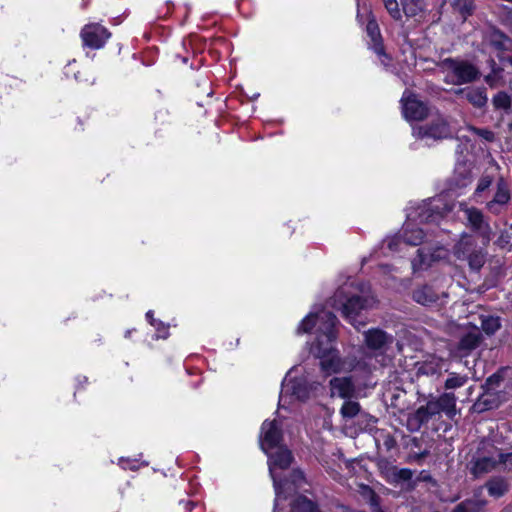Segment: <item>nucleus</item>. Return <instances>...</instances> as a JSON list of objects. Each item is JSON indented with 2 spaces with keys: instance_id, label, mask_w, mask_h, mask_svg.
I'll return each instance as SVG.
<instances>
[{
  "instance_id": "nucleus-26",
  "label": "nucleus",
  "mask_w": 512,
  "mask_h": 512,
  "mask_svg": "<svg viewBox=\"0 0 512 512\" xmlns=\"http://www.w3.org/2000/svg\"><path fill=\"white\" fill-rule=\"evenodd\" d=\"M439 405L440 412H444L449 418L456 414V397L453 393H444L435 398Z\"/></svg>"
},
{
  "instance_id": "nucleus-46",
  "label": "nucleus",
  "mask_w": 512,
  "mask_h": 512,
  "mask_svg": "<svg viewBox=\"0 0 512 512\" xmlns=\"http://www.w3.org/2000/svg\"><path fill=\"white\" fill-rule=\"evenodd\" d=\"M367 490H368V492L371 494V500H370L371 505H372V506H376V505H378V503H377V501H376V495L374 494V492H373L372 490L368 489V488H367Z\"/></svg>"
},
{
  "instance_id": "nucleus-24",
  "label": "nucleus",
  "mask_w": 512,
  "mask_h": 512,
  "mask_svg": "<svg viewBox=\"0 0 512 512\" xmlns=\"http://www.w3.org/2000/svg\"><path fill=\"white\" fill-rule=\"evenodd\" d=\"M339 413L345 422H348L357 416H366V413L362 411V408L356 398L345 400L339 410Z\"/></svg>"
},
{
  "instance_id": "nucleus-52",
  "label": "nucleus",
  "mask_w": 512,
  "mask_h": 512,
  "mask_svg": "<svg viewBox=\"0 0 512 512\" xmlns=\"http://www.w3.org/2000/svg\"><path fill=\"white\" fill-rule=\"evenodd\" d=\"M127 336H130V331H127V332H126V337H127Z\"/></svg>"
},
{
  "instance_id": "nucleus-33",
  "label": "nucleus",
  "mask_w": 512,
  "mask_h": 512,
  "mask_svg": "<svg viewBox=\"0 0 512 512\" xmlns=\"http://www.w3.org/2000/svg\"><path fill=\"white\" fill-rule=\"evenodd\" d=\"M453 6L461 14L463 21L472 14L474 9L473 0H454Z\"/></svg>"
},
{
  "instance_id": "nucleus-13",
  "label": "nucleus",
  "mask_w": 512,
  "mask_h": 512,
  "mask_svg": "<svg viewBox=\"0 0 512 512\" xmlns=\"http://www.w3.org/2000/svg\"><path fill=\"white\" fill-rule=\"evenodd\" d=\"M282 432L277 420L264 421L261 426L260 446L265 454L276 447L282 446Z\"/></svg>"
},
{
  "instance_id": "nucleus-22",
  "label": "nucleus",
  "mask_w": 512,
  "mask_h": 512,
  "mask_svg": "<svg viewBox=\"0 0 512 512\" xmlns=\"http://www.w3.org/2000/svg\"><path fill=\"white\" fill-rule=\"evenodd\" d=\"M481 341V334L478 329H473L464 334L458 344V350L461 356L469 354Z\"/></svg>"
},
{
  "instance_id": "nucleus-18",
  "label": "nucleus",
  "mask_w": 512,
  "mask_h": 512,
  "mask_svg": "<svg viewBox=\"0 0 512 512\" xmlns=\"http://www.w3.org/2000/svg\"><path fill=\"white\" fill-rule=\"evenodd\" d=\"M484 42L497 52L500 61L505 59L503 53L512 46V41L499 30H490L484 37Z\"/></svg>"
},
{
  "instance_id": "nucleus-41",
  "label": "nucleus",
  "mask_w": 512,
  "mask_h": 512,
  "mask_svg": "<svg viewBox=\"0 0 512 512\" xmlns=\"http://www.w3.org/2000/svg\"><path fill=\"white\" fill-rule=\"evenodd\" d=\"M154 327L156 329V339H166L168 337V326H165L161 321H159Z\"/></svg>"
},
{
  "instance_id": "nucleus-42",
  "label": "nucleus",
  "mask_w": 512,
  "mask_h": 512,
  "mask_svg": "<svg viewBox=\"0 0 512 512\" xmlns=\"http://www.w3.org/2000/svg\"><path fill=\"white\" fill-rule=\"evenodd\" d=\"M491 69H492V74L487 75L485 77V80L490 86H494L495 85V82H494L495 77L502 71V69L499 67H496V63L493 60L491 61Z\"/></svg>"
},
{
  "instance_id": "nucleus-40",
  "label": "nucleus",
  "mask_w": 512,
  "mask_h": 512,
  "mask_svg": "<svg viewBox=\"0 0 512 512\" xmlns=\"http://www.w3.org/2000/svg\"><path fill=\"white\" fill-rule=\"evenodd\" d=\"M469 130L488 142H492L495 138L494 133L488 129H479L471 126L469 127Z\"/></svg>"
},
{
  "instance_id": "nucleus-34",
  "label": "nucleus",
  "mask_w": 512,
  "mask_h": 512,
  "mask_svg": "<svg viewBox=\"0 0 512 512\" xmlns=\"http://www.w3.org/2000/svg\"><path fill=\"white\" fill-rule=\"evenodd\" d=\"M481 326L487 334H493L500 328V320L498 317L491 315L483 316L481 318Z\"/></svg>"
},
{
  "instance_id": "nucleus-45",
  "label": "nucleus",
  "mask_w": 512,
  "mask_h": 512,
  "mask_svg": "<svg viewBox=\"0 0 512 512\" xmlns=\"http://www.w3.org/2000/svg\"><path fill=\"white\" fill-rule=\"evenodd\" d=\"M146 318L149 320V322H150V324H151L152 326H156V323H158V322H159L158 320H156V319H154V318H153V312H152V311H148V312L146 313Z\"/></svg>"
},
{
  "instance_id": "nucleus-10",
  "label": "nucleus",
  "mask_w": 512,
  "mask_h": 512,
  "mask_svg": "<svg viewBox=\"0 0 512 512\" xmlns=\"http://www.w3.org/2000/svg\"><path fill=\"white\" fill-rule=\"evenodd\" d=\"M473 181L471 168L466 163H458L455 167L453 175L447 183V191L455 196L465 194L467 188Z\"/></svg>"
},
{
  "instance_id": "nucleus-5",
  "label": "nucleus",
  "mask_w": 512,
  "mask_h": 512,
  "mask_svg": "<svg viewBox=\"0 0 512 512\" xmlns=\"http://www.w3.org/2000/svg\"><path fill=\"white\" fill-rule=\"evenodd\" d=\"M440 67L446 72L444 81L452 85L471 83L480 76L479 70L466 60L446 58Z\"/></svg>"
},
{
  "instance_id": "nucleus-20",
  "label": "nucleus",
  "mask_w": 512,
  "mask_h": 512,
  "mask_svg": "<svg viewBox=\"0 0 512 512\" xmlns=\"http://www.w3.org/2000/svg\"><path fill=\"white\" fill-rule=\"evenodd\" d=\"M392 340L393 337L391 335L380 329H370L365 333L366 345L372 350H382Z\"/></svg>"
},
{
  "instance_id": "nucleus-27",
  "label": "nucleus",
  "mask_w": 512,
  "mask_h": 512,
  "mask_svg": "<svg viewBox=\"0 0 512 512\" xmlns=\"http://www.w3.org/2000/svg\"><path fill=\"white\" fill-rule=\"evenodd\" d=\"M278 504L274 505V512H277ZM291 512H321L316 503L305 496H298L291 503Z\"/></svg>"
},
{
  "instance_id": "nucleus-4",
  "label": "nucleus",
  "mask_w": 512,
  "mask_h": 512,
  "mask_svg": "<svg viewBox=\"0 0 512 512\" xmlns=\"http://www.w3.org/2000/svg\"><path fill=\"white\" fill-rule=\"evenodd\" d=\"M370 287L362 284L359 288L361 295L348 296V286L340 287L334 297L331 299V305L335 309L342 310V314L356 329L364 325V322L357 321V316L362 310L373 307L376 300L373 296L368 295Z\"/></svg>"
},
{
  "instance_id": "nucleus-12",
  "label": "nucleus",
  "mask_w": 512,
  "mask_h": 512,
  "mask_svg": "<svg viewBox=\"0 0 512 512\" xmlns=\"http://www.w3.org/2000/svg\"><path fill=\"white\" fill-rule=\"evenodd\" d=\"M402 113L406 120H422L429 114V108L416 95L406 90L401 98Z\"/></svg>"
},
{
  "instance_id": "nucleus-8",
  "label": "nucleus",
  "mask_w": 512,
  "mask_h": 512,
  "mask_svg": "<svg viewBox=\"0 0 512 512\" xmlns=\"http://www.w3.org/2000/svg\"><path fill=\"white\" fill-rule=\"evenodd\" d=\"M454 254L459 260H467L472 270L478 271L485 263V254L476 249L472 236L463 235L454 247Z\"/></svg>"
},
{
  "instance_id": "nucleus-15",
  "label": "nucleus",
  "mask_w": 512,
  "mask_h": 512,
  "mask_svg": "<svg viewBox=\"0 0 512 512\" xmlns=\"http://www.w3.org/2000/svg\"><path fill=\"white\" fill-rule=\"evenodd\" d=\"M510 200L511 192L509 186L503 178H500L497 181L492 199L486 203V209L491 214L499 215L507 210Z\"/></svg>"
},
{
  "instance_id": "nucleus-28",
  "label": "nucleus",
  "mask_w": 512,
  "mask_h": 512,
  "mask_svg": "<svg viewBox=\"0 0 512 512\" xmlns=\"http://www.w3.org/2000/svg\"><path fill=\"white\" fill-rule=\"evenodd\" d=\"M285 482H287V485L284 487V493L278 498V500L286 499L288 497V493L298 487H301L302 483L304 482V475L301 471L294 470L291 474V480L281 481V483Z\"/></svg>"
},
{
  "instance_id": "nucleus-17",
  "label": "nucleus",
  "mask_w": 512,
  "mask_h": 512,
  "mask_svg": "<svg viewBox=\"0 0 512 512\" xmlns=\"http://www.w3.org/2000/svg\"><path fill=\"white\" fill-rule=\"evenodd\" d=\"M447 294L444 291H436L430 285H423L413 291V299L420 305L436 307L444 302Z\"/></svg>"
},
{
  "instance_id": "nucleus-2",
  "label": "nucleus",
  "mask_w": 512,
  "mask_h": 512,
  "mask_svg": "<svg viewBox=\"0 0 512 512\" xmlns=\"http://www.w3.org/2000/svg\"><path fill=\"white\" fill-rule=\"evenodd\" d=\"M456 204L449 203L445 197L438 196L422 201L417 206H411L407 210V220L403 225L400 235L393 236L384 241L391 253L400 252L402 245L418 246L428 242L429 233L425 232L420 224H438Z\"/></svg>"
},
{
  "instance_id": "nucleus-19",
  "label": "nucleus",
  "mask_w": 512,
  "mask_h": 512,
  "mask_svg": "<svg viewBox=\"0 0 512 512\" xmlns=\"http://www.w3.org/2000/svg\"><path fill=\"white\" fill-rule=\"evenodd\" d=\"M366 31L370 38L371 48L379 56L381 63L386 66L388 64V56L384 52L380 29L374 18L369 19L366 26Z\"/></svg>"
},
{
  "instance_id": "nucleus-50",
  "label": "nucleus",
  "mask_w": 512,
  "mask_h": 512,
  "mask_svg": "<svg viewBox=\"0 0 512 512\" xmlns=\"http://www.w3.org/2000/svg\"><path fill=\"white\" fill-rule=\"evenodd\" d=\"M509 128H510V131L512 132V120H511V123L509 124Z\"/></svg>"
},
{
  "instance_id": "nucleus-32",
  "label": "nucleus",
  "mask_w": 512,
  "mask_h": 512,
  "mask_svg": "<svg viewBox=\"0 0 512 512\" xmlns=\"http://www.w3.org/2000/svg\"><path fill=\"white\" fill-rule=\"evenodd\" d=\"M495 465H496V461L491 458H488V457L479 458L474 463L473 473L475 475L486 473V472L490 471L492 468H494Z\"/></svg>"
},
{
  "instance_id": "nucleus-9",
  "label": "nucleus",
  "mask_w": 512,
  "mask_h": 512,
  "mask_svg": "<svg viewBox=\"0 0 512 512\" xmlns=\"http://www.w3.org/2000/svg\"><path fill=\"white\" fill-rule=\"evenodd\" d=\"M413 136L428 142L429 140H441L452 136L449 123L438 115L430 123L413 128Z\"/></svg>"
},
{
  "instance_id": "nucleus-23",
  "label": "nucleus",
  "mask_w": 512,
  "mask_h": 512,
  "mask_svg": "<svg viewBox=\"0 0 512 512\" xmlns=\"http://www.w3.org/2000/svg\"><path fill=\"white\" fill-rule=\"evenodd\" d=\"M440 408L435 398L430 399L426 405L420 406L415 412V418L420 423H427L434 416L439 415Z\"/></svg>"
},
{
  "instance_id": "nucleus-21",
  "label": "nucleus",
  "mask_w": 512,
  "mask_h": 512,
  "mask_svg": "<svg viewBox=\"0 0 512 512\" xmlns=\"http://www.w3.org/2000/svg\"><path fill=\"white\" fill-rule=\"evenodd\" d=\"M445 369V363L441 358L431 356L423 362L418 363L417 373L427 376L440 374Z\"/></svg>"
},
{
  "instance_id": "nucleus-30",
  "label": "nucleus",
  "mask_w": 512,
  "mask_h": 512,
  "mask_svg": "<svg viewBox=\"0 0 512 512\" xmlns=\"http://www.w3.org/2000/svg\"><path fill=\"white\" fill-rule=\"evenodd\" d=\"M401 5L404 14L407 17H415L419 15L424 9L422 0H401Z\"/></svg>"
},
{
  "instance_id": "nucleus-14",
  "label": "nucleus",
  "mask_w": 512,
  "mask_h": 512,
  "mask_svg": "<svg viewBox=\"0 0 512 512\" xmlns=\"http://www.w3.org/2000/svg\"><path fill=\"white\" fill-rule=\"evenodd\" d=\"M83 44L92 49H100L110 38V32L102 25L97 23L85 25L80 34Z\"/></svg>"
},
{
  "instance_id": "nucleus-35",
  "label": "nucleus",
  "mask_w": 512,
  "mask_h": 512,
  "mask_svg": "<svg viewBox=\"0 0 512 512\" xmlns=\"http://www.w3.org/2000/svg\"><path fill=\"white\" fill-rule=\"evenodd\" d=\"M468 381V377L465 375H459L457 373H450L445 381L446 389H456L464 386Z\"/></svg>"
},
{
  "instance_id": "nucleus-51",
  "label": "nucleus",
  "mask_w": 512,
  "mask_h": 512,
  "mask_svg": "<svg viewBox=\"0 0 512 512\" xmlns=\"http://www.w3.org/2000/svg\"><path fill=\"white\" fill-rule=\"evenodd\" d=\"M189 505V509H191L193 507V503H188Z\"/></svg>"
},
{
  "instance_id": "nucleus-49",
  "label": "nucleus",
  "mask_w": 512,
  "mask_h": 512,
  "mask_svg": "<svg viewBox=\"0 0 512 512\" xmlns=\"http://www.w3.org/2000/svg\"><path fill=\"white\" fill-rule=\"evenodd\" d=\"M503 61H508L512 65V55L510 57H505Z\"/></svg>"
},
{
  "instance_id": "nucleus-1",
  "label": "nucleus",
  "mask_w": 512,
  "mask_h": 512,
  "mask_svg": "<svg viewBox=\"0 0 512 512\" xmlns=\"http://www.w3.org/2000/svg\"><path fill=\"white\" fill-rule=\"evenodd\" d=\"M336 316L325 309L311 311L299 324L297 333H308L316 327V338L310 352L320 360V366L326 374L351 371L356 367L354 361L342 359L333 343L336 340Z\"/></svg>"
},
{
  "instance_id": "nucleus-39",
  "label": "nucleus",
  "mask_w": 512,
  "mask_h": 512,
  "mask_svg": "<svg viewBox=\"0 0 512 512\" xmlns=\"http://www.w3.org/2000/svg\"><path fill=\"white\" fill-rule=\"evenodd\" d=\"M119 465L123 469H130V470H137L142 465H147V463H139L136 459H130V458H120L119 459Z\"/></svg>"
},
{
  "instance_id": "nucleus-31",
  "label": "nucleus",
  "mask_w": 512,
  "mask_h": 512,
  "mask_svg": "<svg viewBox=\"0 0 512 512\" xmlns=\"http://www.w3.org/2000/svg\"><path fill=\"white\" fill-rule=\"evenodd\" d=\"M485 506V501L468 499L458 504L452 512H479Z\"/></svg>"
},
{
  "instance_id": "nucleus-7",
  "label": "nucleus",
  "mask_w": 512,
  "mask_h": 512,
  "mask_svg": "<svg viewBox=\"0 0 512 512\" xmlns=\"http://www.w3.org/2000/svg\"><path fill=\"white\" fill-rule=\"evenodd\" d=\"M449 251L444 246L418 248L415 256L411 259V268L414 274L431 268L434 264L446 260Z\"/></svg>"
},
{
  "instance_id": "nucleus-48",
  "label": "nucleus",
  "mask_w": 512,
  "mask_h": 512,
  "mask_svg": "<svg viewBox=\"0 0 512 512\" xmlns=\"http://www.w3.org/2000/svg\"><path fill=\"white\" fill-rule=\"evenodd\" d=\"M498 379H499V377H498V376L493 375V376H490V377L488 378L487 382H488L489 384H492L493 382L497 381Z\"/></svg>"
},
{
  "instance_id": "nucleus-44",
  "label": "nucleus",
  "mask_w": 512,
  "mask_h": 512,
  "mask_svg": "<svg viewBox=\"0 0 512 512\" xmlns=\"http://www.w3.org/2000/svg\"><path fill=\"white\" fill-rule=\"evenodd\" d=\"M399 476H400V478H402V479H404V480H408V479H410V478H411L412 473H411V471H410V470H408V469H402V470L400 471V473H399Z\"/></svg>"
},
{
  "instance_id": "nucleus-36",
  "label": "nucleus",
  "mask_w": 512,
  "mask_h": 512,
  "mask_svg": "<svg viewBox=\"0 0 512 512\" xmlns=\"http://www.w3.org/2000/svg\"><path fill=\"white\" fill-rule=\"evenodd\" d=\"M511 104L510 96L505 92H499L493 97V105L497 109H508Z\"/></svg>"
},
{
  "instance_id": "nucleus-25",
  "label": "nucleus",
  "mask_w": 512,
  "mask_h": 512,
  "mask_svg": "<svg viewBox=\"0 0 512 512\" xmlns=\"http://www.w3.org/2000/svg\"><path fill=\"white\" fill-rule=\"evenodd\" d=\"M457 94H464L465 98L475 107L481 108L487 103V95L483 88H469L460 89L456 91Z\"/></svg>"
},
{
  "instance_id": "nucleus-6",
  "label": "nucleus",
  "mask_w": 512,
  "mask_h": 512,
  "mask_svg": "<svg viewBox=\"0 0 512 512\" xmlns=\"http://www.w3.org/2000/svg\"><path fill=\"white\" fill-rule=\"evenodd\" d=\"M274 452L268 451L267 457H268V468H269V474L273 480V485L275 489V506L277 505L278 498L284 493V487L287 485V482L281 483V481L278 479L276 470L277 469H287L291 462H292V454L290 450L285 446H279L274 448Z\"/></svg>"
},
{
  "instance_id": "nucleus-29",
  "label": "nucleus",
  "mask_w": 512,
  "mask_h": 512,
  "mask_svg": "<svg viewBox=\"0 0 512 512\" xmlns=\"http://www.w3.org/2000/svg\"><path fill=\"white\" fill-rule=\"evenodd\" d=\"M489 495L492 497H501L507 491V483L503 478H493L486 483Z\"/></svg>"
},
{
  "instance_id": "nucleus-43",
  "label": "nucleus",
  "mask_w": 512,
  "mask_h": 512,
  "mask_svg": "<svg viewBox=\"0 0 512 512\" xmlns=\"http://www.w3.org/2000/svg\"><path fill=\"white\" fill-rule=\"evenodd\" d=\"M499 461L504 463L507 466H511L512 467V453L500 454L499 455Z\"/></svg>"
},
{
  "instance_id": "nucleus-38",
  "label": "nucleus",
  "mask_w": 512,
  "mask_h": 512,
  "mask_svg": "<svg viewBox=\"0 0 512 512\" xmlns=\"http://www.w3.org/2000/svg\"><path fill=\"white\" fill-rule=\"evenodd\" d=\"M492 182H493V179L491 176H488V175L482 176L479 179L476 189L474 191V197L475 198L479 197L482 194V192H484L491 186Z\"/></svg>"
},
{
  "instance_id": "nucleus-47",
  "label": "nucleus",
  "mask_w": 512,
  "mask_h": 512,
  "mask_svg": "<svg viewBox=\"0 0 512 512\" xmlns=\"http://www.w3.org/2000/svg\"><path fill=\"white\" fill-rule=\"evenodd\" d=\"M380 269L383 273H389L392 270L388 265H382Z\"/></svg>"
},
{
  "instance_id": "nucleus-11",
  "label": "nucleus",
  "mask_w": 512,
  "mask_h": 512,
  "mask_svg": "<svg viewBox=\"0 0 512 512\" xmlns=\"http://www.w3.org/2000/svg\"><path fill=\"white\" fill-rule=\"evenodd\" d=\"M458 207L459 210L464 213L470 227L479 233L486 241H490L492 229L485 221L483 213L475 207H468L464 202H459Z\"/></svg>"
},
{
  "instance_id": "nucleus-37",
  "label": "nucleus",
  "mask_w": 512,
  "mask_h": 512,
  "mask_svg": "<svg viewBox=\"0 0 512 512\" xmlns=\"http://www.w3.org/2000/svg\"><path fill=\"white\" fill-rule=\"evenodd\" d=\"M384 6L390 16L395 20H401L402 15L397 0H383Z\"/></svg>"
},
{
  "instance_id": "nucleus-16",
  "label": "nucleus",
  "mask_w": 512,
  "mask_h": 512,
  "mask_svg": "<svg viewBox=\"0 0 512 512\" xmlns=\"http://www.w3.org/2000/svg\"><path fill=\"white\" fill-rule=\"evenodd\" d=\"M329 386L331 397H338L345 401L358 396V389L351 377H334L330 380Z\"/></svg>"
},
{
  "instance_id": "nucleus-3",
  "label": "nucleus",
  "mask_w": 512,
  "mask_h": 512,
  "mask_svg": "<svg viewBox=\"0 0 512 512\" xmlns=\"http://www.w3.org/2000/svg\"><path fill=\"white\" fill-rule=\"evenodd\" d=\"M320 383L313 380L309 373H304L298 366L292 367L282 381L279 406L288 408L295 402H305L316 396Z\"/></svg>"
}]
</instances>
